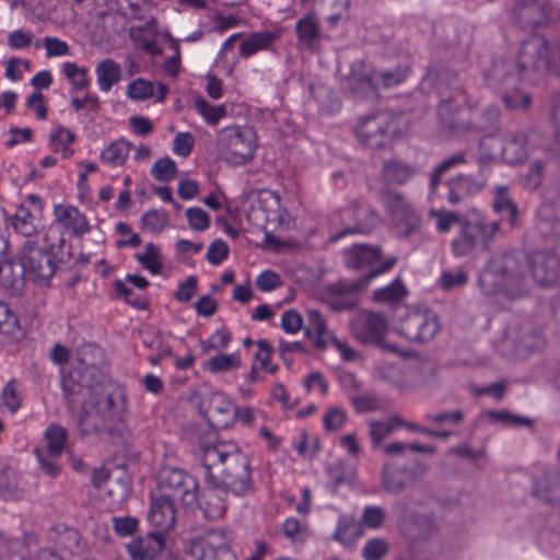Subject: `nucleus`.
Instances as JSON below:
<instances>
[{
    "instance_id": "nucleus-1",
    "label": "nucleus",
    "mask_w": 560,
    "mask_h": 560,
    "mask_svg": "<svg viewBox=\"0 0 560 560\" xmlns=\"http://www.w3.org/2000/svg\"><path fill=\"white\" fill-rule=\"evenodd\" d=\"M560 71V35L549 44L541 36H533L521 44L517 65L504 59H495L485 80L493 88L502 90V100L511 109L527 108L529 94L518 88L521 75L539 70Z\"/></svg>"
},
{
    "instance_id": "nucleus-42",
    "label": "nucleus",
    "mask_w": 560,
    "mask_h": 560,
    "mask_svg": "<svg viewBox=\"0 0 560 560\" xmlns=\"http://www.w3.org/2000/svg\"><path fill=\"white\" fill-rule=\"evenodd\" d=\"M407 294V289L400 278H396L393 282L377 289L373 293V299L382 303H396L401 301Z\"/></svg>"
},
{
    "instance_id": "nucleus-7",
    "label": "nucleus",
    "mask_w": 560,
    "mask_h": 560,
    "mask_svg": "<svg viewBox=\"0 0 560 560\" xmlns=\"http://www.w3.org/2000/svg\"><path fill=\"white\" fill-rule=\"evenodd\" d=\"M219 156L225 163L241 166L255 156L257 138L249 127L230 126L221 129L217 136Z\"/></svg>"
},
{
    "instance_id": "nucleus-27",
    "label": "nucleus",
    "mask_w": 560,
    "mask_h": 560,
    "mask_svg": "<svg viewBox=\"0 0 560 560\" xmlns=\"http://www.w3.org/2000/svg\"><path fill=\"white\" fill-rule=\"evenodd\" d=\"M533 278L540 285H550L560 278V260L555 255L536 253L529 260Z\"/></svg>"
},
{
    "instance_id": "nucleus-25",
    "label": "nucleus",
    "mask_w": 560,
    "mask_h": 560,
    "mask_svg": "<svg viewBox=\"0 0 560 560\" xmlns=\"http://www.w3.org/2000/svg\"><path fill=\"white\" fill-rule=\"evenodd\" d=\"M208 488L200 495L197 494L196 503L202 509L209 520H219L225 514L226 502L223 494L228 492L218 480H206Z\"/></svg>"
},
{
    "instance_id": "nucleus-51",
    "label": "nucleus",
    "mask_w": 560,
    "mask_h": 560,
    "mask_svg": "<svg viewBox=\"0 0 560 560\" xmlns=\"http://www.w3.org/2000/svg\"><path fill=\"white\" fill-rule=\"evenodd\" d=\"M388 552V541L385 538L375 537L365 542L362 557L364 560H382Z\"/></svg>"
},
{
    "instance_id": "nucleus-22",
    "label": "nucleus",
    "mask_w": 560,
    "mask_h": 560,
    "mask_svg": "<svg viewBox=\"0 0 560 560\" xmlns=\"http://www.w3.org/2000/svg\"><path fill=\"white\" fill-rule=\"evenodd\" d=\"M148 521L154 528V530L151 532L152 534L164 536L165 533L173 528L176 521V513L173 500L170 499L167 494L152 495Z\"/></svg>"
},
{
    "instance_id": "nucleus-9",
    "label": "nucleus",
    "mask_w": 560,
    "mask_h": 560,
    "mask_svg": "<svg viewBox=\"0 0 560 560\" xmlns=\"http://www.w3.org/2000/svg\"><path fill=\"white\" fill-rule=\"evenodd\" d=\"M345 259L349 269L364 272L358 280H366V287L374 278L389 271L397 261L394 256L382 260L380 247L364 244H357L346 248Z\"/></svg>"
},
{
    "instance_id": "nucleus-44",
    "label": "nucleus",
    "mask_w": 560,
    "mask_h": 560,
    "mask_svg": "<svg viewBox=\"0 0 560 560\" xmlns=\"http://www.w3.org/2000/svg\"><path fill=\"white\" fill-rule=\"evenodd\" d=\"M400 424H402V421L398 417H393L384 421H371L369 434L373 445L378 446L381 442Z\"/></svg>"
},
{
    "instance_id": "nucleus-35",
    "label": "nucleus",
    "mask_w": 560,
    "mask_h": 560,
    "mask_svg": "<svg viewBox=\"0 0 560 560\" xmlns=\"http://www.w3.org/2000/svg\"><path fill=\"white\" fill-rule=\"evenodd\" d=\"M416 174V168L398 160L384 163L382 176L389 184H404Z\"/></svg>"
},
{
    "instance_id": "nucleus-41",
    "label": "nucleus",
    "mask_w": 560,
    "mask_h": 560,
    "mask_svg": "<svg viewBox=\"0 0 560 560\" xmlns=\"http://www.w3.org/2000/svg\"><path fill=\"white\" fill-rule=\"evenodd\" d=\"M382 480L383 487L387 492L397 494L408 485L407 470L405 468L394 469L388 465H385L383 468Z\"/></svg>"
},
{
    "instance_id": "nucleus-4",
    "label": "nucleus",
    "mask_w": 560,
    "mask_h": 560,
    "mask_svg": "<svg viewBox=\"0 0 560 560\" xmlns=\"http://www.w3.org/2000/svg\"><path fill=\"white\" fill-rule=\"evenodd\" d=\"M91 230L86 215L77 207L71 205H55L54 220L46 230L43 242L57 252L71 249L67 246L66 235L70 237H82Z\"/></svg>"
},
{
    "instance_id": "nucleus-8",
    "label": "nucleus",
    "mask_w": 560,
    "mask_h": 560,
    "mask_svg": "<svg viewBox=\"0 0 560 560\" xmlns=\"http://www.w3.org/2000/svg\"><path fill=\"white\" fill-rule=\"evenodd\" d=\"M499 229V221L490 222L482 213L472 211L470 218L460 222V231L452 242L453 254L463 257L470 254L479 243L487 245Z\"/></svg>"
},
{
    "instance_id": "nucleus-55",
    "label": "nucleus",
    "mask_w": 560,
    "mask_h": 560,
    "mask_svg": "<svg viewBox=\"0 0 560 560\" xmlns=\"http://www.w3.org/2000/svg\"><path fill=\"white\" fill-rule=\"evenodd\" d=\"M195 107H196L197 112L210 125H217L218 121L225 114V110L223 107L210 105L206 100L200 98V97L195 101Z\"/></svg>"
},
{
    "instance_id": "nucleus-6",
    "label": "nucleus",
    "mask_w": 560,
    "mask_h": 560,
    "mask_svg": "<svg viewBox=\"0 0 560 560\" xmlns=\"http://www.w3.org/2000/svg\"><path fill=\"white\" fill-rule=\"evenodd\" d=\"M20 256L26 269L27 280L47 285L56 271V261H67L71 253L69 250L57 253L45 242L40 247L34 240H26L21 247Z\"/></svg>"
},
{
    "instance_id": "nucleus-56",
    "label": "nucleus",
    "mask_w": 560,
    "mask_h": 560,
    "mask_svg": "<svg viewBox=\"0 0 560 560\" xmlns=\"http://www.w3.org/2000/svg\"><path fill=\"white\" fill-rule=\"evenodd\" d=\"M36 458L46 475L54 478L57 477L60 472V465L58 463V458L60 455H50L48 451L36 448L35 450Z\"/></svg>"
},
{
    "instance_id": "nucleus-17",
    "label": "nucleus",
    "mask_w": 560,
    "mask_h": 560,
    "mask_svg": "<svg viewBox=\"0 0 560 560\" xmlns=\"http://www.w3.org/2000/svg\"><path fill=\"white\" fill-rule=\"evenodd\" d=\"M540 135L536 131L528 133H508L502 141V159L508 164H517L523 162L534 148L542 147Z\"/></svg>"
},
{
    "instance_id": "nucleus-43",
    "label": "nucleus",
    "mask_w": 560,
    "mask_h": 560,
    "mask_svg": "<svg viewBox=\"0 0 560 560\" xmlns=\"http://www.w3.org/2000/svg\"><path fill=\"white\" fill-rule=\"evenodd\" d=\"M74 140V133L62 126H58L50 135V143L54 151L60 152L66 159L73 154V150L70 148V144L73 143Z\"/></svg>"
},
{
    "instance_id": "nucleus-24",
    "label": "nucleus",
    "mask_w": 560,
    "mask_h": 560,
    "mask_svg": "<svg viewBox=\"0 0 560 560\" xmlns=\"http://www.w3.org/2000/svg\"><path fill=\"white\" fill-rule=\"evenodd\" d=\"M196 555L199 560H233L228 539L223 532L212 530L196 540Z\"/></svg>"
},
{
    "instance_id": "nucleus-20",
    "label": "nucleus",
    "mask_w": 560,
    "mask_h": 560,
    "mask_svg": "<svg viewBox=\"0 0 560 560\" xmlns=\"http://www.w3.org/2000/svg\"><path fill=\"white\" fill-rule=\"evenodd\" d=\"M340 222L345 224V228L330 235V240L334 242L349 234L370 232L376 224L377 217L368 208L351 207L340 213Z\"/></svg>"
},
{
    "instance_id": "nucleus-2",
    "label": "nucleus",
    "mask_w": 560,
    "mask_h": 560,
    "mask_svg": "<svg viewBox=\"0 0 560 560\" xmlns=\"http://www.w3.org/2000/svg\"><path fill=\"white\" fill-rule=\"evenodd\" d=\"M105 381L102 349L93 343L80 347L75 352L69 375L62 380L67 408L73 417L78 404L88 395L106 393L103 387Z\"/></svg>"
},
{
    "instance_id": "nucleus-60",
    "label": "nucleus",
    "mask_w": 560,
    "mask_h": 560,
    "mask_svg": "<svg viewBox=\"0 0 560 560\" xmlns=\"http://www.w3.org/2000/svg\"><path fill=\"white\" fill-rule=\"evenodd\" d=\"M154 93L153 84L149 81L138 79L129 83L127 94L132 100H147Z\"/></svg>"
},
{
    "instance_id": "nucleus-32",
    "label": "nucleus",
    "mask_w": 560,
    "mask_h": 560,
    "mask_svg": "<svg viewBox=\"0 0 560 560\" xmlns=\"http://www.w3.org/2000/svg\"><path fill=\"white\" fill-rule=\"evenodd\" d=\"M0 281L4 285L19 288L27 280L26 269L19 255L18 259H8L7 256L0 261Z\"/></svg>"
},
{
    "instance_id": "nucleus-15",
    "label": "nucleus",
    "mask_w": 560,
    "mask_h": 560,
    "mask_svg": "<svg viewBox=\"0 0 560 560\" xmlns=\"http://www.w3.org/2000/svg\"><path fill=\"white\" fill-rule=\"evenodd\" d=\"M438 316L430 312H412L401 319L398 334L411 342L429 341L438 334Z\"/></svg>"
},
{
    "instance_id": "nucleus-18",
    "label": "nucleus",
    "mask_w": 560,
    "mask_h": 560,
    "mask_svg": "<svg viewBox=\"0 0 560 560\" xmlns=\"http://www.w3.org/2000/svg\"><path fill=\"white\" fill-rule=\"evenodd\" d=\"M407 503L398 500L393 504V512L396 517V525L401 534L411 536L413 535L411 525L417 529L421 536H430L438 529V521L431 513H419L409 516L405 513Z\"/></svg>"
},
{
    "instance_id": "nucleus-10",
    "label": "nucleus",
    "mask_w": 560,
    "mask_h": 560,
    "mask_svg": "<svg viewBox=\"0 0 560 560\" xmlns=\"http://www.w3.org/2000/svg\"><path fill=\"white\" fill-rule=\"evenodd\" d=\"M82 409L75 417L81 435H90L105 429L114 407V399L108 393H94L82 399L78 406Z\"/></svg>"
},
{
    "instance_id": "nucleus-54",
    "label": "nucleus",
    "mask_w": 560,
    "mask_h": 560,
    "mask_svg": "<svg viewBox=\"0 0 560 560\" xmlns=\"http://www.w3.org/2000/svg\"><path fill=\"white\" fill-rule=\"evenodd\" d=\"M0 544V555L2 560H24L22 550L23 542L18 538H3Z\"/></svg>"
},
{
    "instance_id": "nucleus-53",
    "label": "nucleus",
    "mask_w": 560,
    "mask_h": 560,
    "mask_svg": "<svg viewBox=\"0 0 560 560\" xmlns=\"http://www.w3.org/2000/svg\"><path fill=\"white\" fill-rule=\"evenodd\" d=\"M241 365L237 354H218L208 361V369L213 373L226 372Z\"/></svg>"
},
{
    "instance_id": "nucleus-33",
    "label": "nucleus",
    "mask_w": 560,
    "mask_h": 560,
    "mask_svg": "<svg viewBox=\"0 0 560 560\" xmlns=\"http://www.w3.org/2000/svg\"><path fill=\"white\" fill-rule=\"evenodd\" d=\"M359 523L351 515L342 514L338 517L332 538L346 548H351L361 536Z\"/></svg>"
},
{
    "instance_id": "nucleus-63",
    "label": "nucleus",
    "mask_w": 560,
    "mask_h": 560,
    "mask_svg": "<svg viewBox=\"0 0 560 560\" xmlns=\"http://www.w3.org/2000/svg\"><path fill=\"white\" fill-rule=\"evenodd\" d=\"M229 255V246L222 240L213 241L206 255V259L213 266L220 265Z\"/></svg>"
},
{
    "instance_id": "nucleus-38",
    "label": "nucleus",
    "mask_w": 560,
    "mask_h": 560,
    "mask_svg": "<svg viewBox=\"0 0 560 560\" xmlns=\"http://www.w3.org/2000/svg\"><path fill=\"white\" fill-rule=\"evenodd\" d=\"M23 491L18 471L7 465H0V492L5 499H15Z\"/></svg>"
},
{
    "instance_id": "nucleus-30",
    "label": "nucleus",
    "mask_w": 560,
    "mask_h": 560,
    "mask_svg": "<svg viewBox=\"0 0 560 560\" xmlns=\"http://www.w3.org/2000/svg\"><path fill=\"white\" fill-rule=\"evenodd\" d=\"M478 102L470 98L462 89L454 90L450 95L442 96L439 107L440 118L455 129L453 126V116L466 105L470 110L476 108Z\"/></svg>"
},
{
    "instance_id": "nucleus-13",
    "label": "nucleus",
    "mask_w": 560,
    "mask_h": 560,
    "mask_svg": "<svg viewBox=\"0 0 560 560\" xmlns=\"http://www.w3.org/2000/svg\"><path fill=\"white\" fill-rule=\"evenodd\" d=\"M384 203L399 237L408 238L418 232L421 218L401 194H386Z\"/></svg>"
},
{
    "instance_id": "nucleus-36",
    "label": "nucleus",
    "mask_w": 560,
    "mask_h": 560,
    "mask_svg": "<svg viewBox=\"0 0 560 560\" xmlns=\"http://www.w3.org/2000/svg\"><path fill=\"white\" fill-rule=\"evenodd\" d=\"M95 73L98 88L103 92H108L120 80V67L112 59L100 62Z\"/></svg>"
},
{
    "instance_id": "nucleus-3",
    "label": "nucleus",
    "mask_w": 560,
    "mask_h": 560,
    "mask_svg": "<svg viewBox=\"0 0 560 560\" xmlns=\"http://www.w3.org/2000/svg\"><path fill=\"white\" fill-rule=\"evenodd\" d=\"M409 70L397 67L393 70L374 71L362 61L351 66L350 73L342 81V89L353 95L372 97L380 89H392L406 81Z\"/></svg>"
},
{
    "instance_id": "nucleus-11",
    "label": "nucleus",
    "mask_w": 560,
    "mask_h": 560,
    "mask_svg": "<svg viewBox=\"0 0 560 560\" xmlns=\"http://www.w3.org/2000/svg\"><path fill=\"white\" fill-rule=\"evenodd\" d=\"M218 481L222 488L235 495H243L253 489L250 460L246 454L241 452L240 447L220 469Z\"/></svg>"
},
{
    "instance_id": "nucleus-39",
    "label": "nucleus",
    "mask_w": 560,
    "mask_h": 560,
    "mask_svg": "<svg viewBox=\"0 0 560 560\" xmlns=\"http://www.w3.org/2000/svg\"><path fill=\"white\" fill-rule=\"evenodd\" d=\"M137 261L145 268L151 275L156 276L162 272L163 258L160 248L153 243L145 245L144 252L135 255Z\"/></svg>"
},
{
    "instance_id": "nucleus-45",
    "label": "nucleus",
    "mask_w": 560,
    "mask_h": 560,
    "mask_svg": "<svg viewBox=\"0 0 560 560\" xmlns=\"http://www.w3.org/2000/svg\"><path fill=\"white\" fill-rule=\"evenodd\" d=\"M538 495L551 504H560V471L549 474L537 487Z\"/></svg>"
},
{
    "instance_id": "nucleus-31",
    "label": "nucleus",
    "mask_w": 560,
    "mask_h": 560,
    "mask_svg": "<svg viewBox=\"0 0 560 560\" xmlns=\"http://www.w3.org/2000/svg\"><path fill=\"white\" fill-rule=\"evenodd\" d=\"M304 332L313 340L314 346L320 350L327 348L329 340L332 337L327 330L325 319L316 310L307 311Z\"/></svg>"
},
{
    "instance_id": "nucleus-46",
    "label": "nucleus",
    "mask_w": 560,
    "mask_h": 560,
    "mask_svg": "<svg viewBox=\"0 0 560 560\" xmlns=\"http://www.w3.org/2000/svg\"><path fill=\"white\" fill-rule=\"evenodd\" d=\"M45 436L47 440V447L45 451H48L50 455H61L68 436L66 429L60 425L52 424L47 428Z\"/></svg>"
},
{
    "instance_id": "nucleus-5",
    "label": "nucleus",
    "mask_w": 560,
    "mask_h": 560,
    "mask_svg": "<svg viewBox=\"0 0 560 560\" xmlns=\"http://www.w3.org/2000/svg\"><path fill=\"white\" fill-rule=\"evenodd\" d=\"M525 276L517 267L512 255L497 256L490 259L486 270L480 276V283L486 291L502 292L515 299L524 292Z\"/></svg>"
},
{
    "instance_id": "nucleus-50",
    "label": "nucleus",
    "mask_w": 560,
    "mask_h": 560,
    "mask_svg": "<svg viewBox=\"0 0 560 560\" xmlns=\"http://www.w3.org/2000/svg\"><path fill=\"white\" fill-rule=\"evenodd\" d=\"M298 39L305 44L311 45L318 37V25L312 15H307L299 20L295 24Z\"/></svg>"
},
{
    "instance_id": "nucleus-52",
    "label": "nucleus",
    "mask_w": 560,
    "mask_h": 560,
    "mask_svg": "<svg viewBox=\"0 0 560 560\" xmlns=\"http://www.w3.org/2000/svg\"><path fill=\"white\" fill-rule=\"evenodd\" d=\"M151 175L159 182H170L176 175V163L170 159H159L151 168Z\"/></svg>"
},
{
    "instance_id": "nucleus-40",
    "label": "nucleus",
    "mask_w": 560,
    "mask_h": 560,
    "mask_svg": "<svg viewBox=\"0 0 560 560\" xmlns=\"http://www.w3.org/2000/svg\"><path fill=\"white\" fill-rule=\"evenodd\" d=\"M466 162H467L466 153L460 151V152H457V153L446 158L440 164H438L433 168L432 173L430 174V178H429L430 194L434 192V190L436 189V187L440 183L441 176L444 173H446L447 171H450L458 165L465 164Z\"/></svg>"
},
{
    "instance_id": "nucleus-14",
    "label": "nucleus",
    "mask_w": 560,
    "mask_h": 560,
    "mask_svg": "<svg viewBox=\"0 0 560 560\" xmlns=\"http://www.w3.org/2000/svg\"><path fill=\"white\" fill-rule=\"evenodd\" d=\"M42 223L43 200L35 194L27 195L10 219L12 229L27 240L37 234Z\"/></svg>"
},
{
    "instance_id": "nucleus-28",
    "label": "nucleus",
    "mask_w": 560,
    "mask_h": 560,
    "mask_svg": "<svg viewBox=\"0 0 560 560\" xmlns=\"http://www.w3.org/2000/svg\"><path fill=\"white\" fill-rule=\"evenodd\" d=\"M164 544V536L149 533L144 537L133 539L126 547L131 560H159Z\"/></svg>"
},
{
    "instance_id": "nucleus-12",
    "label": "nucleus",
    "mask_w": 560,
    "mask_h": 560,
    "mask_svg": "<svg viewBox=\"0 0 560 560\" xmlns=\"http://www.w3.org/2000/svg\"><path fill=\"white\" fill-rule=\"evenodd\" d=\"M159 487L162 494H167L173 501L178 500L184 506H191L197 501V481L182 469L163 468L159 476Z\"/></svg>"
},
{
    "instance_id": "nucleus-21",
    "label": "nucleus",
    "mask_w": 560,
    "mask_h": 560,
    "mask_svg": "<svg viewBox=\"0 0 560 560\" xmlns=\"http://www.w3.org/2000/svg\"><path fill=\"white\" fill-rule=\"evenodd\" d=\"M366 288V280L340 281L328 289L327 304L330 310L342 312L358 305V292Z\"/></svg>"
},
{
    "instance_id": "nucleus-49",
    "label": "nucleus",
    "mask_w": 560,
    "mask_h": 560,
    "mask_svg": "<svg viewBox=\"0 0 560 560\" xmlns=\"http://www.w3.org/2000/svg\"><path fill=\"white\" fill-rule=\"evenodd\" d=\"M168 222L167 214L160 210H150L142 214L140 223L143 230L152 233H161Z\"/></svg>"
},
{
    "instance_id": "nucleus-26",
    "label": "nucleus",
    "mask_w": 560,
    "mask_h": 560,
    "mask_svg": "<svg viewBox=\"0 0 560 560\" xmlns=\"http://www.w3.org/2000/svg\"><path fill=\"white\" fill-rule=\"evenodd\" d=\"M486 178H475L471 175H457L447 180L446 199L452 205L465 201L468 197L479 194L486 186Z\"/></svg>"
},
{
    "instance_id": "nucleus-59",
    "label": "nucleus",
    "mask_w": 560,
    "mask_h": 560,
    "mask_svg": "<svg viewBox=\"0 0 560 560\" xmlns=\"http://www.w3.org/2000/svg\"><path fill=\"white\" fill-rule=\"evenodd\" d=\"M189 226L195 231H205L210 225V217L201 208L191 207L186 211Z\"/></svg>"
},
{
    "instance_id": "nucleus-61",
    "label": "nucleus",
    "mask_w": 560,
    "mask_h": 560,
    "mask_svg": "<svg viewBox=\"0 0 560 560\" xmlns=\"http://www.w3.org/2000/svg\"><path fill=\"white\" fill-rule=\"evenodd\" d=\"M467 282V275L465 271L458 269L455 271L447 270L442 272L440 284L444 290H453L460 288Z\"/></svg>"
},
{
    "instance_id": "nucleus-58",
    "label": "nucleus",
    "mask_w": 560,
    "mask_h": 560,
    "mask_svg": "<svg viewBox=\"0 0 560 560\" xmlns=\"http://www.w3.org/2000/svg\"><path fill=\"white\" fill-rule=\"evenodd\" d=\"M485 417L492 422H502L504 424H516V425H528L530 420L514 416L505 410H489L485 413Z\"/></svg>"
},
{
    "instance_id": "nucleus-19",
    "label": "nucleus",
    "mask_w": 560,
    "mask_h": 560,
    "mask_svg": "<svg viewBox=\"0 0 560 560\" xmlns=\"http://www.w3.org/2000/svg\"><path fill=\"white\" fill-rule=\"evenodd\" d=\"M390 118L386 113H377L360 118L355 127L359 141L371 148H380L389 130Z\"/></svg>"
},
{
    "instance_id": "nucleus-29",
    "label": "nucleus",
    "mask_w": 560,
    "mask_h": 560,
    "mask_svg": "<svg viewBox=\"0 0 560 560\" xmlns=\"http://www.w3.org/2000/svg\"><path fill=\"white\" fill-rule=\"evenodd\" d=\"M282 30L259 31L249 34L240 46V55L248 58L258 51L270 50L272 45L281 37Z\"/></svg>"
},
{
    "instance_id": "nucleus-48",
    "label": "nucleus",
    "mask_w": 560,
    "mask_h": 560,
    "mask_svg": "<svg viewBox=\"0 0 560 560\" xmlns=\"http://www.w3.org/2000/svg\"><path fill=\"white\" fill-rule=\"evenodd\" d=\"M386 521V511L378 505L364 506L360 524L370 529H380Z\"/></svg>"
},
{
    "instance_id": "nucleus-57",
    "label": "nucleus",
    "mask_w": 560,
    "mask_h": 560,
    "mask_svg": "<svg viewBox=\"0 0 560 560\" xmlns=\"http://www.w3.org/2000/svg\"><path fill=\"white\" fill-rule=\"evenodd\" d=\"M231 341V335L225 329L215 330L207 340L201 341L203 352L210 350H222L228 347Z\"/></svg>"
},
{
    "instance_id": "nucleus-62",
    "label": "nucleus",
    "mask_w": 560,
    "mask_h": 560,
    "mask_svg": "<svg viewBox=\"0 0 560 560\" xmlns=\"http://www.w3.org/2000/svg\"><path fill=\"white\" fill-rule=\"evenodd\" d=\"M258 350L255 354L256 364L259 365L260 369L268 371L269 373H275L278 368L277 365H270V357H271V346L267 340H259L257 342Z\"/></svg>"
},
{
    "instance_id": "nucleus-34",
    "label": "nucleus",
    "mask_w": 560,
    "mask_h": 560,
    "mask_svg": "<svg viewBox=\"0 0 560 560\" xmlns=\"http://www.w3.org/2000/svg\"><path fill=\"white\" fill-rule=\"evenodd\" d=\"M131 150V143L120 138L112 141L100 155V160L103 164L109 167L122 166L127 161Z\"/></svg>"
},
{
    "instance_id": "nucleus-64",
    "label": "nucleus",
    "mask_w": 560,
    "mask_h": 560,
    "mask_svg": "<svg viewBox=\"0 0 560 560\" xmlns=\"http://www.w3.org/2000/svg\"><path fill=\"white\" fill-rule=\"evenodd\" d=\"M346 423V412L340 408L329 409L323 417V424L327 431H337Z\"/></svg>"
},
{
    "instance_id": "nucleus-23",
    "label": "nucleus",
    "mask_w": 560,
    "mask_h": 560,
    "mask_svg": "<svg viewBox=\"0 0 560 560\" xmlns=\"http://www.w3.org/2000/svg\"><path fill=\"white\" fill-rule=\"evenodd\" d=\"M386 328L384 316L374 312H360L352 320V331L363 342L378 341Z\"/></svg>"
},
{
    "instance_id": "nucleus-16",
    "label": "nucleus",
    "mask_w": 560,
    "mask_h": 560,
    "mask_svg": "<svg viewBox=\"0 0 560 560\" xmlns=\"http://www.w3.org/2000/svg\"><path fill=\"white\" fill-rule=\"evenodd\" d=\"M237 447V444L232 441L201 443L198 457L202 464L205 480H218L220 469L224 467Z\"/></svg>"
},
{
    "instance_id": "nucleus-47",
    "label": "nucleus",
    "mask_w": 560,
    "mask_h": 560,
    "mask_svg": "<svg viewBox=\"0 0 560 560\" xmlns=\"http://www.w3.org/2000/svg\"><path fill=\"white\" fill-rule=\"evenodd\" d=\"M546 345V339L539 329L525 331L517 339V350L520 352H535L541 350Z\"/></svg>"
},
{
    "instance_id": "nucleus-37",
    "label": "nucleus",
    "mask_w": 560,
    "mask_h": 560,
    "mask_svg": "<svg viewBox=\"0 0 560 560\" xmlns=\"http://www.w3.org/2000/svg\"><path fill=\"white\" fill-rule=\"evenodd\" d=\"M492 208L497 213H506V218L511 225L517 223V206L513 202L508 192V186H497L494 189V198Z\"/></svg>"
}]
</instances>
